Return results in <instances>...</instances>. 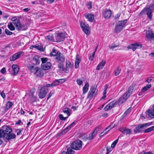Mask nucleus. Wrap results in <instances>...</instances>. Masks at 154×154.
I'll return each instance as SVG.
<instances>
[{
    "mask_svg": "<svg viewBox=\"0 0 154 154\" xmlns=\"http://www.w3.org/2000/svg\"><path fill=\"white\" fill-rule=\"evenodd\" d=\"M89 84L88 82L86 83L84 86L83 88V93L85 94L88 91Z\"/></svg>",
    "mask_w": 154,
    "mask_h": 154,
    "instance_id": "27",
    "label": "nucleus"
},
{
    "mask_svg": "<svg viewBox=\"0 0 154 154\" xmlns=\"http://www.w3.org/2000/svg\"><path fill=\"white\" fill-rule=\"evenodd\" d=\"M13 21L12 23L18 30H26L27 28L25 25H22L20 23V20L17 19L16 17H12L11 19Z\"/></svg>",
    "mask_w": 154,
    "mask_h": 154,
    "instance_id": "3",
    "label": "nucleus"
},
{
    "mask_svg": "<svg viewBox=\"0 0 154 154\" xmlns=\"http://www.w3.org/2000/svg\"><path fill=\"white\" fill-rule=\"evenodd\" d=\"M131 112V109L130 108H128L125 111V112L128 114H129Z\"/></svg>",
    "mask_w": 154,
    "mask_h": 154,
    "instance_id": "64",
    "label": "nucleus"
},
{
    "mask_svg": "<svg viewBox=\"0 0 154 154\" xmlns=\"http://www.w3.org/2000/svg\"><path fill=\"white\" fill-rule=\"evenodd\" d=\"M152 79L151 77L147 78L146 80L145 81V82L148 83H149L151 82Z\"/></svg>",
    "mask_w": 154,
    "mask_h": 154,
    "instance_id": "58",
    "label": "nucleus"
},
{
    "mask_svg": "<svg viewBox=\"0 0 154 154\" xmlns=\"http://www.w3.org/2000/svg\"><path fill=\"white\" fill-rule=\"evenodd\" d=\"M70 109L68 107H66L63 110V112L64 113L66 114L68 116L70 115Z\"/></svg>",
    "mask_w": 154,
    "mask_h": 154,
    "instance_id": "35",
    "label": "nucleus"
},
{
    "mask_svg": "<svg viewBox=\"0 0 154 154\" xmlns=\"http://www.w3.org/2000/svg\"><path fill=\"white\" fill-rule=\"evenodd\" d=\"M108 88V86L106 85L105 86L104 89V90L103 96L102 97L101 100H105L106 97V91Z\"/></svg>",
    "mask_w": 154,
    "mask_h": 154,
    "instance_id": "32",
    "label": "nucleus"
},
{
    "mask_svg": "<svg viewBox=\"0 0 154 154\" xmlns=\"http://www.w3.org/2000/svg\"><path fill=\"white\" fill-rule=\"evenodd\" d=\"M35 48L37 49L38 50H39L41 51H44L43 47L42 46L40 45H32L30 46L29 48L30 49H33V48Z\"/></svg>",
    "mask_w": 154,
    "mask_h": 154,
    "instance_id": "24",
    "label": "nucleus"
},
{
    "mask_svg": "<svg viewBox=\"0 0 154 154\" xmlns=\"http://www.w3.org/2000/svg\"><path fill=\"white\" fill-rule=\"evenodd\" d=\"M22 131V130L21 129H17L15 130V131L17 133V135H19L20 134Z\"/></svg>",
    "mask_w": 154,
    "mask_h": 154,
    "instance_id": "54",
    "label": "nucleus"
},
{
    "mask_svg": "<svg viewBox=\"0 0 154 154\" xmlns=\"http://www.w3.org/2000/svg\"><path fill=\"white\" fill-rule=\"evenodd\" d=\"M111 148L110 147H108L107 146L106 147V150L107 151V152L106 153V154H109V152H111Z\"/></svg>",
    "mask_w": 154,
    "mask_h": 154,
    "instance_id": "61",
    "label": "nucleus"
},
{
    "mask_svg": "<svg viewBox=\"0 0 154 154\" xmlns=\"http://www.w3.org/2000/svg\"><path fill=\"white\" fill-rule=\"evenodd\" d=\"M139 154H152V152H145L143 151Z\"/></svg>",
    "mask_w": 154,
    "mask_h": 154,
    "instance_id": "60",
    "label": "nucleus"
},
{
    "mask_svg": "<svg viewBox=\"0 0 154 154\" xmlns=\"http://www.w3.org/2000/svg\"><path fill=\"white\" fill-rule=\"evenodd\" d=\"M152 10L150 9L149 8H147L146 14L149 19L150 20H151L152 17Z\"/></svg>",
    "mask_w": 154,
    "mask_h": 154,
    "instance_id": "25",
    "label": "nucleus"
},
{
    "mask_svg": "<svg viewBox=\"0 0 154 154\" xmlns=\"http://www.w3.org/2000/svg\"><path fill=\"white\" fill-rule=\"evenodd\" d=\"M48 86H49V87H54L56 86H57L59 85L57 79L56 80L54 81L51 84H48Z\"/></svg>",
    "mask_w": 154,
    "mask_h": 154,
    "instance_id": "34",
    "label": "nucleus"
},
{
    "mask_svg": "<svg viewBox=\"0 0 154 154\" xmlns=\"http://www.w3.org/2000/svg\"><path fill=\"white\" fill-rule=\"evenodd\" d=\"M105 64V61L102 60L101 62L97 66L96 69L99 70L100 69H102Z\"/></svg>",
    "mask_w": 154,
    "mask_h": 154,
    "instance_id": "23",
    "label": "nucleus"
},
{
    "mask_svg": "<svg viewBox=\"0 0 154 154\" xmlns=\"http://www.w3.org/2000/svg\"><path fill=\"white\" fill-rule=\"evenodd\" d=\"M81 59L80 57L77 54L76 56V58L75 61V68L76 69L79 66V63H80Z\"/></svg>",
    "mask_w": 154,
    "mask_h": 154,
    "instance_id": "18",
    "label": "nucleus"
},
{
    "mask_svg": "<svg viewBox=\"0 0 154 154\" xmlns=\"http://www.w3.org/2000/svg\"><path fill=\"white\" fill-rule=\"evenodd\" d=\"M76 82L79 85H81L83 83V80L82 79H79L77 80Z\"/></svg>",
    "mask_w": 154,
    "mask_h": 154,
    "instance_id": "50",
    "label": "nucleus"
},
{
    "mask_svg": "<svg viewBox=\"0 0 154 154\" xmlns=\"http://www.w3.org/2000/svg\"><path fill=\"white\" fill-rule=\"evenodd\" d=\"M66 130H65V129L61 131L59 133L57 136V137L61 136L63 134H64L67 133Z\"/></svg>",
    "mask_w": 154,
    "mask_h": 154,
    "instance_id": "46",
    "label": "nucleus"
},
{
    "mask_svg": "<svg viewBox=\"0 0 154 154\" xmlns=\"http://www.w3.org/2000/svg\"><path fill=\"white\" fill-rule=\"evenodd\" d=\"M35 74L38 77H42L44 75V70L38 67H36Z\"/></svg>",
    "mask_w": 154,
    "mask_h": 154,
    "instance_id": "13",
    "label": "nucleus"
},
{
    "mask_svg": "<svg viewBox=\"0 0 154 154\" xmlns=\"http://www.w3.org/2000/svg\"><path fill=\"white\" fill-rule=\"evenodd\" d=\"M154 130V125L148 128L143 131L144 133H149Z\"/></svg>",
    "mask_w": 154,
    "mask_h": 154,
    "instance_id": "33",
    "label": "nucleus"
},
{
    "mask_svg": "<svg viewBox=\"0 0 154 154\" xmlns=\"http://www.w3.org/2000/svg\"><path fill=\"white\" fill-rule=\"evenodd\" d=\"M55 38L56 42H60L63 41L65 38L64 34L63 33H58L55 36Z\"/></svg>",
    "mask_w": 154,
    "mask_h": 154,
    "instance_id": "15",
    "label": "nucleus"
},
{
    "mask_svg": "<svg viewBox=\"0 0 154 154\" xmlns=\"http://www.w3.org/2000/svg\"><path fill=\"white\" fill-rule=\"evenodd\" d=\"M119 45H116L115 44H112V46H109V48L110 49L113 50L114 48L118 46Z\"/></svg>",
    "mask_w": 154,
    "mask_h": 154,
    "instance_id": "59",
    "label": "nucleus"
},
{
    "mask_svg": "<svg viewBox=\"0 0 154 154\" xmlns=\"http://www.w3.org/2000/svg\"><path fill=\"white\" fill-rule=\"evenodd\" d=\"M127 21V20L126 19L118 22L115 26V32L117 33L120 32L125 27V24Z\"/></svg>",
    "mask_w": 154,
    "mask_h": 154,
    "instance_id": "5",
    "label": "nucleus"
},
{
    "mask_svg": "<svg viewBox=\"0 0 154 154\" xmlns=\"http://www.w3.org/2000/svg\"><path fill=\"white\" fill-rule=\"evenodd\" d=\"M142 45L141 43L137 42L134 44H130L127 46V48L128 49H132L133 51H134L137 49L141 48Z\"/></svg>",
    "mask_w": 154,
    "mask_h": 154,
    "instance_id": "8",
    "label": "nucleus"
},
{
    "mask_svg": "<svg viewBox=\"0 0 154 154\" xmlns=\"http://www.w3.org/2000/svg\"><path fill=\"white\" fill-rule=\"evenodd\" d=\"M149 8L150 9L152 10L154 9V2H152L150 5L149 6V8Z\"/></svg>",
    "mask_w": 154,
    "mask_h": 154,
    "instance_id": "52",
    "label": "nucleus"
},
{
    "mask_svg": "<svg viewBox=\"0 0 154 154\" xmlns=\"http://www.w3.org/2000/svg\"><path fill=\"white\" fill-rule=\"evenodd\" d=\"M82 143L79 140H77L73 142L70 145L71 147L73 149L76 150H79L82 148Z\"/></svg>",
    "mask_w": 154,
    "mask_h": 154,
    "instance_id": "7",
    "label": "nucleus"
},
{
    "mask_svg": "<svg viewBox=\"0 0 154 154\" xmlns=\"http://www.w3.org/2000/svg\"><path fill=\"white\" fill-rule=\"evenodd\" d=\"M72 148L70 147L67 148V152L68 154H74L75 152L72 149Z\"/></svg>",
    "mask_w": 154,
    "mask_h": 154,
    "instance_id": "38",
    "label": "nucleus"
},
{
    "mask_svg": "<svg viewBox=\"0 0 154 154\" xmlns=\"http://www.w3.org/2000/svg\"><path fill=\"white\" fill-rule=\"evenodd\" d=\"M96 89L94 86H92L90 88L88 93L87 98L90 100L92 99L96 95L95 91Z\"/></svg>",
    "mask_w": 154,
    "mask_h": 154,
    "instance_id": "11",
    "label": "nucleus"
},
{
    "mask_svg": "<svg viewBox=\"0 0 154 154\" xmlns=\"http://www.w3.org/2000/svg\"><path fill=\"white\" fill-rule=\"evenodd\" d=\"M75 125V122H73L72 123L69 125L68 127L65 128V130H67V132H68L72 128L74 127Z\"/></svg>",
    "mask_w": 154,
    "mask_h": 154,
    "instance_id": "31",
    "label": "nucleus"
},
{
    "mask_svg": "<svg viewBox=\"0 0 154 154\" xmlns=\"http://www.w3.org/2000/svg\"><path fill=\"white\" fill-rule=\"evenodd\" d=\"M86 18L88 19V20L92 22H93L94 19V15L91 14H89L85 16Z\"/></svg>",
    "mask_w": 154,
    "mask_h": 154,
    "instance_id": "26",
    "label": "nucleus"
},
{
    "mask_svg": "<svg viewBox=\"0 0 154 154\" xmlns=\"http://www.w3.org/2000/svg\"><path fill=\"white\" fill-rule=\"evenodd\" d=\"M12 68L13 69L12 74L13 75H16L19 71V67L17 65L14 64L12 66Z\"/></svg>",
    "mask_w": 154,
    "mask_h": 154,
    "instance_id": "17",
    "label": "nucleus"
},
{
    "mask_svg": "<svg viewBox=\"0 0 154 154\" xmlns=\"http://www.w3.org/2000/svg\"><path fill=\"white\" fill-rule=\"evenodd\" d=\"M1 95L2 96V97L3 98H5V93L4 92V91H2L1 92Z\"/></svg>",
    "mask_w": 154,
    "mask_h": 154,
    "instance_id": "63",
    "label": "nucleus"
},
{
    "mask_svg": "<svg viewBox=\"0 0 154 154\" xmlns=\"http://www.w3.org/2000/svg\"><path fill=\"white\" fill-rule=\"evenodd\" d=\"M147 114L148 116L152 118H154V109H149L147 111Z\"/></svg>",
    "mask_w": 154,
    "mask_h": 154,
    "instance_id": "22",
    "label": "nucleus"
},
{
    "mask_svg": "<svg viewBox=\"0 0 154 154\" xmlns=\"http://www.w3.org/2000/svg\"><path fill=\"white\" fill-rule=\"evenodd\" d=\"M5 32L6 34L8 35H11L13 33L12 32L10 31L7 29H5Z\"/></svg>",
    "mask_w": 154,
    "mask_h": 154,
    "instance_id": "55",
    "label": "nucleus"
},
{
    "mask_svg": "<svg viewBox=\"0 0 154 154\" xmlns=\"http://www.w3.org/2000/svg\"><path fill=\"white\" fill-rule=\"evenodd\" d=\"M66 67L67 69V68H70L72 67V65L71 64V63L69 61H66Z\"/></svg>",
    "mask_w": 154,
    "mask_h": 154,
    "instance_id": "41",
    "label": "nucleus"
},
{
    "mask_svg": "<svg viewBox=\"0 0 154 154\" xmlns=\"http://www.w3.org/2000/svg\"><path fill=\"white\" fill-rule=\"evenodd\" d=\"M52 66L51 63L49 62L46 63L44 64L41 65V67L43 70L49 69Z\"/></svg>",
    "mask_w": 154,
    "mask_h": 154,
    "instance_id": "16",
    "label": "nucleus"
},
{
    "mask_svg": "<svg viewBox=\"0 0 154 154\" xmlns=\"http://www.w3.org/2000/svg\"><path fill=\"white\" fill-rule=\"evenodd\" d=\"M152 122L138 124L134 130V132L135 133H140L148 126L152 125Z\"/></svg>",
    "mask_w": 154,
    "mask_h": 154,
    "instance_id": "4",
    "label": "nucleus"
},
{
    "mask_svg": "<svg viewBox=\"0 0 154 154\" xmlns=\"http://www.w3.org/2000/svg\"><path fill=\"white\" fill-rule=\"evenodd\" d=\"M119 137L115 141H114L112 144L111 146L112 148H113L115 146L118 141Z\"/></svg>",
    "mask_w": 154,
    "mask_h": 154,
    "instance_id": "47",
    "label": "nucleus"
},
{
    "mask_svg": "<svg viewBox=\"0 0 154 154\" xmlns=\"http://www.w3.org/2000/svg\"><path fill=\"white\" fill-rule=\"evenodd\" d=\"M114 127V126L112 125H111L108 127H107L105 129L106 130L108 129V130L107 131V132L111 130Z\"/></svg>",
    "mask_w": 154,
    "mask_h": 154,
    "instance_id": "49",
    "label": "nucleus"
},
{
    "mask_svg": "<svg viewBox=\"0 0 154 154\" xmlns=\"http://www.w3.org/2000/svg\"><path fill=\"white\" fill-rule=\"evenodd\" d=\"M121 69L119 66H118L115 70V74L116 76L118 75L120 73Z\"/></svg>",
    "mask_w": 154,
    "mask_h": 154,
    "instance_id": "37",
    "label": "nucleus"
},
{
    "mask_svg": "<svg viewBox=\"0 0 154 154\" xmlns=\"http://www.w3.org/2000/svg\"><path fill=\"white\" fill-rule=\"evenodd\" d=\"M80 25L84 32L87 35H89L90 34L89 28L88 25H86L85 23L81 22Z\"/></svg>",
    "mask_w": 154,
    "mask_h": 154,
    "instance_id": "12",
    "label": "nucleus"
},
{
    "mask_svg": "<svg viewBox=\"0 0 154 154\" xmlns=\"http://www.w3.org/2000/svg\"><path fill=\"white\" fill-rule=\"evenodd\" d=\"M128 92H125L122 96V97L124 98V99H125V100H127V99L130 96V94H129V95H128Z\"/></svg>",
    "mask_w": 154,
    "mask_h": 154,
    "instance_id": "43",
    "label": "nucleus"
},
{
    "mask_svg": "<svg viewBox=\"0 0 154 154\" xmlns=\"http://www.w3.org/2000/svg\"><path fill=\"white\" fill-rule=\"evenodd\" d=\"M49 55L51 57H56L55 60L56 62L58 64V67L59 70L62 72H65L66 73L69 72L68 69L64 67V62L65 61V57L64 55L61 53L60 51L54 48L52 51L50 53Z\"/></svg>",
    "mask_w": 154,
    "mask_h": 154,
    "instance_id": "1",
    "label": "nucleus"
},
{
    "mask_svg": "<svg viewBox=\"0 0 154 154\" xmlns=\"http://www.w3.org/2000/svg\"><path fill=\"white\" fill-rule=\"evenodd\" d=\"M13 105V103L10 101H8L5 105V109L8 110Z\"/></svg>",
    "mask_w": 154,
    "mask_h": 154,
    "instance_id": "29",
    "label": "nucleus"
},
{
    "mask_svg": "<svg viewBox=\"0 0 154 154\" xmlns=\"http://www.w3.org/2000/svg\"><path fill=\"white\" fill-rule=\"evenodd\" d=\"M112 14V12L110 10L105 11L103 14L104 17L106 19H109L110 17Z\"/></svg>",
    "mask_w": 154,
    "mask_h": 154,
    "instance_id": "21",
    "label": "nucleus"
},
{
    "mask_svg": "<svg viewBox=\"0 0 154 154\" xmlns=\"http://www.w3.org/2000/svg\"><path fill=\"white\" fill-rule=\"evenodd\" d=\"M0 72L2 74H4L6 72L5 68V67L2 68Z\"/></svg>",
    "mask_w": 154,
    "mask_h": 154,
    "instance_id": "62",
    "label": "nucleus"
},
{
    "mask_svg": "<svg viewBox=\"0 0 154 154\" xmlns=\"http://www.w3.org/2000/svg\"><path fill=\"white\" fill-rule=\"evenodd\" d=\"M12 129L9 125H4L0 129V137H3L7 142L10 140L15 139L16 135L12 133Z\"/></svg>",
    "mask_w": 154,
    "mask_h": 154,
    "instance_id": "2",
    "label": "nucleus"
},
{
    "mask_svg": "<svg viewBox=\"0 0 154 154\" xmlns=\"http://www.w3.org/2000/svg\"><path fill=\"white\" fill-rule=\"evenodd\" d=\"M57 81H58V84H59V83L61 84L63 83H64L66 81V80L64 79H57Z\"/></svg>",
    "mask_w": 154,
    "mask_h": 154,
    "instance_id": "56",
    "label": "nucleus"
},
{
    "mask_svg": "<svg viewBox=\"0 0 154 154\" xmlns=\"http://www.w3.org/2000/svg\"><path fill=\"white\" fill-rule=\"evenodd\" d=\"M28 68L31 72L34 73L35 74L36 67H35L33 66L30 65L28 66Z\"/></svg>",
    "mask_w": 154,
    "mask_h": 154,
    "instance_id": "28",
    "label": "nucleus"
},
{
    "mask_svg": "<svg viewBox=\"0 0 154 154\" xmlns=\"http://www.w3.org/2000/svg\"><path fill=\"white\" fill-rule=\"evenodd\" d=\"M95 52H93L91 54L90 56L89 57V59L91 61L93 60V59L94 58L95 55Z\"/></svg>",
    "mask_w": 154,
    "mask_h": 154,
    "instance_id": "51",
    "label": "nucleus"
},
{
    "mask_svg": "<svg viewBox=\"0 0 154 154\" xmlns=\"http://www.w3.org/2000/svg\"><path fill=\"white\" fill-rule=\"evenodd\" d=\"M47 38L50 40H54V37L52 35H49L47 36Z\"/></svg>",
    "mask_w": 154,
    "mask_h": 154,
    "instance_id": "53",
    "label": "nucleus"
},
{
    "mask_svg": "<svg viewBox=\"0 0 154 154\" xmlns=\"http://www.w3.org/2000/svg\"><path fill=\"white\" fill-rule=\"evenodd\" d=\"M115 104L116 102L114 101L111 102L104 107V109L105 110L107 111L109 109H112L114 107Z\"/></svg>",
    "mask_w": 154,
    "mask_h": 154,
    "instance_id": "19",
    "label": "nucleus"
},
{
    "mask_svg": "<svg viewBox=\"0 0 154 154\" xmlns=\"http://www.w3.org/2000/svg\"><path fill=\"white\" fill-rule=\"evenodd\" d=\"M151 87V85L150 84L147 85L146 86L143 87L142 88V91L144 92L147 90Z\"/></svg>",
    "mask_w": 154,
    "mask_h": 154,
    "instance_id": "36",
    "label": "nucleus"
},
{
    "mask_svg": "<svg viewBox=\"0 0 154 154\" xmlns=\"http://www.w3.org/2000/svg\"><path fill=\"white\" fill-rule=\"evenodd\" d=\"M119 130L124 134H128L131 133V130L128 128H119Z\"/></svg>",
    "mask_w": 154,
    "mask_h": 154,
    "instance_id": "20",
    "label": "nucleus"
},
{
    "mask_svg": "<svg viewBox=\"0 0 154 154\" xmlns=\"http://www.w3.org/2000/svg\"><path fill=\"white\" fill-rule=\"evenodd\" d=\"M147 8H145L139 14V16H142L146 14V12Z\"/></svg>",
    "mask_w": 154,
    "mask_h": 154,
    "instance_id": "40",
    "label": "nucleus"
},
{
    "mask_svg": "<svg viewBox=\"0 0 154 154\" xmlns=\"http://www.w3.org/2000/svg\"><path fill=\"white\" fill-rule=\"evenodd\" d=\"M145 36L148 41L154 42V33L153 32L152 30L146 31Z\"/></svg>",
    "mask_w": 154,
    "mask_h": 154,
    "instance_id": "9",
    "label": "nucleus"
},
{
    "mask_svg": "<svg viewBox=\"0 0 154 154\" xmlns=\"http://www.w3.org/2000/svg\"><path fill=\"white\" fill-rule=\"evenodd\" d=\"M106 130L105 129L103 131V132H101L100 134L99 135V136L100 137H102L103 136H104V135H105L106 134V133L107 132V131L106 132Z\"/></svg>",
    "mask_w": 154,
    "mask_h": 154,
    "instance_id": "57",
    "label": "nucleus"
},
{
    "mask_svg": "<svg viewBox=\"0 0 154 154\" xmlns=\"http://www.w3.org/2000/svg\"><path fill=\"white\" fill-rule=\"evenodd\" d=\"M47 85H48V84H47L45 86L42 87L41 88L38 94V96L40 98L43 99L46 96L48 91L49 89L48 88L49 87Z\"/></svg>",
    "mask_w": 154,
    "mask_h": 154,
    "instance_id": "6",
    "label": "nucleus"
},
{
    "mask_svg": "<svg viewBox=\"0 0 154 154\" xmlns=\"http://www.w3.org/2000/svg\"><path fill=\"white\" fill-rule=\"evenodd\" d=\"M33 60L35 62L36 65L39 64L40 62L39 58L37 56H35L33 58Z\"/></svg>",
    "mask_w": 154,
    "mask_h": 154,
    "instance_id": "30",
    "label": "nucleus"
},
{
    "mask_svg": "<svg viewBox=\"0 0 154 154\" xmlns=\"http://www.w3.org/2000/svg\"><path fill=\"white\" fill-rule=\"evenodd\" d=\"M48 59L47 58H41V60L42 62V64H44L48 62Z\"/></svg>",
    "mask_w": 154,
    "mask_h": 154,
    "instance_id": "44",
    "label": "nucleus"
},
{
    "mask_svg": "<svg viewBox=\"0 0 154 154\" xmlns=\"http://www.w3.org/2000/svg\"><path fill=\"white\" fill-rule=\"evenodd\" d=\"M8 27L9 29L11 31L14 30L15 29L14 27L13 26L12 23H10V24L8 25Z\"/></svg>",
    "mask_w": 154,
    "mask_h": 154,
    "instance_id": "42",
    "label": "nucleus"
},
{
    "mask_svg": "<svg viewBox=\"0 0 154 154\" xmlns=\"http://www.w3.org/2000/svg\"><path fill=\"white\" fill-rule=\"evenodd\" d=\"M101 128V126L100 125L97 127L93 131L92 133L91 134H90L88 137V140H90L93 138L94 135H96L97 132Z\"/></svg>",
    "mask_w": 154,
    "mask_h": 154,
    "instance_id": "14",
    "label": "nucleus"
},
{
    "mask_svg": "<svg viewBox=\"0 0 154 154\" xmlns=\"http://www.w3.org/2000/svg\"><path fill=\"white\" fill-rule=\"evenodd\" d=\"M23 54L24 52L23 51L18 52L11 56L10 58V60L11 61H14L23 55Z\"/></svg>",
    "mask_w": 154,
    "mask_h": 154,
    "instance_id": "10",
    "label": "nucleus"
},
{
    "mask_svg": "<svg viewBox=\"0 0 154 154\" xmlns=\"http://www.w3.org/2000/svg\"><path fill=\"white\" fill-rule=\"evenodd\" d=\"M126 100L125 99H124L123 97H122L118 100L119 103L121 104Z\"/></svg>",
    "mask_w": 154,
    "mask_h": 154,
    "instance_id": "45",
    "label": "nucleus"
},
{
    "mask_svg": "<svg viewBox=\"0 0 154 154\" xmlns=\"http://www.w3.org/2000/svg\"><path fill=\"white\" fill-rule=\"evenodd\" d=\"M59 119L62 120H65L68 117H64L63 116V115L62 114H59Z\"/></svg>",
    "mask_w": 154,
    "mask_h": 154,
    "instance_id": "48",
    "label": "nucleus"
},
{
    "mask_svg": "<svg viewBox=\"0 0 154 154\" xmlns=\"http://www.w3.org/2000/svg\"><path fill=\"white\" fill-rule=\"evenodd\" d=\"M134 88V86L133 85H131L128 88V92L129 94H131L133 91Z\"/></svg>",
    "mask_w": 154,
    "mask_h": 154,
    "instance_id": "39",
    "label": "nucleus"
}]
</instances>
